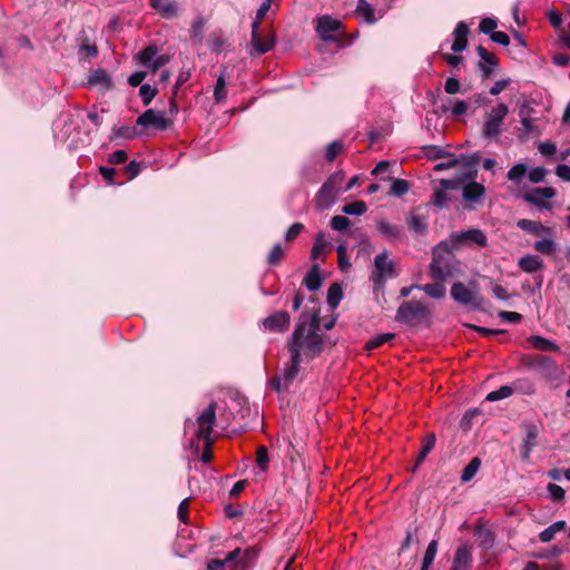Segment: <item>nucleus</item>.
Instances as JSON below:
<instances>
[{"mask_svg":"<svg viewBox=\"0 0 570 570\" xmlns=\"http://www.w3.org/2000/svg\"><path fill=\"white\" fill-rule=\"evenodd\" d=\"M475 176L476 170H470L463 176L456 178L458 180L463 181L460 188L462 189L463 200L470 209H473L476 205L481 204L485 195L484 186L473 180Z\"/></svg>","mask_w":570,"mask_h":570,"instance_id":"7","label":"nucleus"},{"mask_svg":"<svg viewBox=\"0 0 570 570\" xmlns=\"http://www.w3.org/2000/svg\"><path fill=\"white\" fill-rule=\"evenodd\" d=\"M435 435L429 434L422 440V446L417 456L416 465L421 464L435 445Z\"/></svg>","mask_w":570,"mask_h":570,"instance_id":"34","label":"nucleus"},{"mask_svg":"<svg viewBox=\"0 0 570 570\" xmlns=\"http://www.w3.org/2000/svg\"><path fill=\"white\" fill-rule=\"evenodd\" d=\"M451 296L456 303L464 306L482 308L484 305V298L479 293L475 282H470L469 285L461 282L454 283L451 287Z\"/></svg>","mask_w":570,"mask_h":570,"instance_id":"5","label":"nucleus"},{"mask_svg":"<svg viewBox=\"0 0 570 570\" xmlns=\"http://www.w3.org/2000/svg\"><path fill=\"white\" fill-rule=\"evenodd\" d=\"M356 12L360 17H362L368 23H372L375 21L374 9L365 0L358 1L357 6H356Z\"/></svg>","mask_w":570,"mask_h":570,"instance_id":"37","label":"nucleus"},{"mask_svg":"<svg viewBox=\"0 0 570 570\" xmlns=\"http://www.w3.org/2000/svg\"><path fill=\"white\" fill-rule=\"evenodd\" d=\"M391 180L390 194L395 197H402L410 189V184L401 178H389Z\"/></svg>","mask_w":570,"mask_h":570,"instance_id":"36","label":"nucleus"},{"mask_svg":"<svg viewBox=\"0 0 570 570\" xmlns=\"http://www.w3.org/2000/svg\"><path fill=\"white\" fill-rule=\"evenodd\" d=\"M497 28V21L492 18H484L481 20L479 24L480 32H483L485 35H492L495 32Z\"/></svg>","mask_w":570,"mask_h":570,"instance_id":"53","label":"nucleus"},{"mask_svg":"<svg viewBox=\"0 0 570 570\" xmlns=\"http://www.w3.org/2000/svg\"><path fill=\"white\" fill-rule=\"evenodd\" d=\"M519 267L525 273H535L543 268L542 259L537 255L522 256L518 262Z\"/></svg>","mask_w":570,"mask_h":570,"instance_id":"25","label":"nucleus"},{"mask_svg":"<svg viewBox=\"0 0 570 570\" xmlns=\"http://www.w3.org/2000/svg\"><path fill=\"white\" fill-rule=\"evenodd\" d=\"M566 527H567L566 521H563V520L557 521L539 533V540L542 543H548L554 538V535L558 532L563 531L566 529Z\"/></svg>","mask_w":570,"mask_h":570,"instance_id":"30","label":"nucleus"},{"mask_svg":"<svg viewBox=\"0 0 570 570\" xmlns=\"http://www.w3.org/2000/svg\"><path fill=\"white\" fill-rule=\"evenodd\" d=\"M556 174L562 180L570 181V166L564 164L558 165L556 168Z\"/></svg>","mask_w":570,"mask_h":570,"instance_id":"64","label":"nucleus"},{"mask_svg":"<svg viewBox=\"0 0 570 570\" xmlns=\"http://www.w3.org/2000/svg\"><path fill=\"white\" fill-rule=\"evenodd\" d=\"M517 226L533 236H553L552 229L538 220L522 218L517 222Z\"/></svg>","mask_w":570,"mask_h":570,"instance_id":"18","label":"nucleus"},{"mask_svg":"<svg viewBox=\"0 0 570 570\" xmlns=\"http://www.w3.org/2000/svg\"><path fill=\"white\" fill-rule=\"evenodd\" d=\"M136 58L141 66L151 69L154 72L169 61V58L166 55H158L157 48L153 46H149L138 52Z\"/></svg>","mask_w":570,"mask_h":570,"instance_id":"10","label":"nucleus"},{"mask_svg":"<svg viewBox=\"0 0 570 570\" xmlns=\"http://www.w3.org/2000/svg\"><path fill=\"white\" fill-rule=\"evenodd\" d=\"M350 226V219L342 215H336L331 219V227L335 230H345Z\"/></svg>","mask_w":570,"mask_h":570,"instance_id":"52","label":"nucleus"},{"mask_svg":"<svg viewBox=\"0 0 570 570\" xmlns=\"http://www.w3.org/2000/svg\"><path fill=\"white\" fill-rule=\"evenodd\" d=\"M436 552H438V541L432 540L425 550V553H424V557L422 560L421 570L430 569L431 564L433 563V561L435 559Z\"/></svg>","mask_w":570,"mask_h":570,"instance_id":"35","label":"nucleus"},{"mask_svg":"<svg viewBox=\"0 0 570 570\" xmlns=\"http://www.w3.org/2000/svg\"><path fill=\"white\" fill-rule=\"evenodd\" d=\"M481 465V460L479 458H473L469 464L463 469L461 474V481L462 482H469L471 481L476 472L479 471Z\"/></svg>","mask_w":570,"mask_h":570,"instance_id":"38","label":"nucleus"},{"mask_svg":"<svg viewBox=\"0 0 570 570\" xmlns=\"http://www.w3.org/2000/svg\"><path fill=\"white\" fill-rule=\"evenodd\" d=\"M338 266L341 271L345 272L350 268L351 264L346 256V247L344 245L337 246Z\"/></svg>","mask_w":570,"mask_h":570,"instance_id":"56","label":"nucleus"},{"mask_svg":"<svg viewBox=\"0 0 570 570\" xmlns=\"http://www.w3.org/2000/svg\"><path fill=\"white\" fill-rule=\"evenodd\" d=\"M430 276L433 281L443 283L448 277L451 276V268L446 263L434 255L430 265Z\"/></svg>","mask_w":570,"mask_h":570,"instance_id":"22","label":"nucleus"},{"mask_svg":"<svg viewBox=\"0 0 570 570\" xmlns=\"http://www.w3.org/2000/svg\"><path fill=\"white\" fill-rule=\"evenodd\" d=\"M461 83L455 78H448L444 85V90L449 95H455L460 91Z\"/></svg>","mask_w":570,"mask_h":570,"instance_id":"59","label":"nucleus"},{"mask_svg":"<svg viewBox=\"0 0 570 570\" xmlns=\"http://www.w3.org/2000/svg\"><path fill=\"white\" fill-rule=\"evenodd\" d=\"M528 342L531 344L532 347L544 351V352H559L560 347L552 341L540 336V335H532L528 338Z\"/></svg>","mask_w":570,"mask_h":570,"instance_id":"27","label":"nucleus"},{"mask_svg":"<svg viewBox=\"0 0 570 570\" xmlns=\"http://www.w3.org/2000/svg\"><path fill=\"white\" fill-rule=\"evenodd\" d=\"M557 191L553 187H535L523 195L524 202L534 205L540 209L551 210L550 200L554 198Z\"/></svg>","mask_w":570,"mask_h":570,"instance_id":"9","label":"nucleus"},{"mask_svg":"<svg viewBox=\"0 0 570 570\" xmlns=\"http://www.w3.org/2000/svg\"><path fill=\"white\" fill-rule=\"evenodd\" d=\"M326 245L327 243L325 240L324 235L322 233L317 234L312 248L311 258L317 259L325 249Z\"/></svg>","mask_w":570,"mask_h":570,"instance_id":"47","label":"nucleus"},{"mask_svg":"<svg viewBox=\"0 0 570 570\" xmlns=\"http://www.w3.org/2000/svg\"><path fill=\"white\" fill-rule=\"evenodd\" d=\"M468 111V104L463 100H456L451 109V112L454 117H460Z\"/></svg>","mask_w":570,"mask_h":570,"instance_id":"62","label":"nucleus"},{"mask_svg":"<svg viewBox=\"0 0 570 570\" xmlns=\"http://www.w3.org/2000/svg\"><path fill=\"white\" fill-rule=\"evenodd\" d=\"M277 0H263L261 7L256 11L255 21L252 22V48L262 55L269 51L275 42L274 35L269 31L266 35L259 31L258 24L266 17L267 12L272 10L273 3Z\"/></svg>","mask_w":570,"mask_h":570,"instance_id":"3","label":"nucleus"},{"mask_svg":"<svg viewBox=\"0 0 570 570\" xmlns=\"http://www.w3.org/2000/svg\"><path fill=\"white\" fill-rule=\"evenodd\" d=\"M406 224L410 230L416 234H423L426 232V219L423 216L417 215L415 212H411L406 217Z\"/></svg>","mask_w":570,"mask_h":570,"instance_id":"29","label":"nucleus"},{"mask_svg":"<svg viewBox=\"0 0 570 570\" xmlns=\"http://www.w3.org/2000/svg\"><path fill=\"white\" fill-rule=\"evenodd\" d=\"M533 248L544 255H550L556 249V243L552 236H542V239L535 240Z\"/></svg>","mask_w":570,"mask_h":570,"instance_id":"33","label":"nucleus"},{"mask_svg":"<svg viewBox=\"0 0 570 570\" xmlns=\"http://www.w3.org/2000/svg\"><path fill=\"white\" fill-rule=\"evenodd\" d=\"M150 7L166 19L177 14V3L174 0H150Z\"/></svg>","mask_w":570,"mask_h":570,"instance_id":"24","label":"nucleus"},{"mask_svg":"<svg viewBox=\"0 0 570 570\" xmlns=\"http://www.w3.org/2000/svg\"><path fill=\"white\" fill-rule=\"evenodd\" d=\"M343 150V145L341 141L335 140L332 141L325 150V158L328 161H334V159L337 157L338 154H341Z\"/></svg>","mask_w":570,"mask_h":570,"instance_id":"50","label":"nucleus"},{"mask_svg":"<svg viewBox=\"0 0 570 570\" xmlns=\"http://www.w3.org/2000/svg\"><path fill=\"white\" fill-rule=\"evenodd\" d=\"M303 284L309 291H317L322 286V277L320 274V266L317 264L312 266L309 272L304 277Z\"/></svg>","mask_w":570,"mask_h":570,"instance_id":"28","label":"nucleus"},{"mask_svg":"<svg viewBox=\"0 0 570 570\" xmlns=\"http://www.w3.org/2000/svg\"><path fill=\"white\" fill-rule=\"evenodd\" d=\"M450 239L454 245L476 244L482 247L487 245L488 240L484 233L478 228L453 233Z\"/></svg>","mask_w":570,"mask_h":570,"instance_id":"13","label":"nucleus"},{"mask_svg":"<svg viewBox=\"0 0 570 570\" xmlns=\"http://www.w3.org/2000/svg\"><path fill=\"white\" fill-rule=\"evenodd\" d=\"M527 170H528L527 165L520 163V164L512 166L509 169L507 177L510 181H512L514 184H519L521 181V179L524 177V175L527 174Z\"/></svg>","mask_w":570,"mask_h":570,"instance_id":"40","label":"nucleus"},{"mask_svg":"<svg viewBox=\"0 0 570 570\" xmlns=\"http://www.w3.org/2000/svg\"><path fill=\"white\" fill-rule=\"evenodd\" d=\"M468 33H469V27L466 26V23L463 21L459 22L453 31L454 40L451 46V49L454 52H461L466 48Z\"/></svg>","mask_w":570,"mask_h":570,"instance_id":"23","label":"nucleus"},{"mask_svg":"<svg viewBox=\"0 0 570 570\" xmlns=\"http://www.w3.org/2000/svg\"><path fill=\"white\" fill-rule=\"evenodd\" d=\"M284 248L281 244H275L267 255V263L269 265H277L284 257Z\"/></svg>","mask_w":570,"mask_h":570,"instance_id":"49","label":"nucleus"},{"mask_svg":"<svg viewBox=\"0 0 570 570\" xmlns=\"http://www.w3.org/2000/svg\"><path fill=\"white\" fill-rule=\"evenodd\" d=\"M525 438L521 445V455L523 460H528L533 448L537 445V438L539 435V428L533 422L523 423Z\"/></svg>","mask_w":570,"mask_h":570,"instance_id":"15","label":"nucleus"},{"mask_svg":"<svg viewBox=\"0 0 570 570\" xmlns=\"http://www.w3.org/2000/svg\"><path fill=\"white\" fill-rule=\"evenodd\" d=\"M157 95V89L153 88L150 85H141L139 88V96L144 102L145 106H148L151 100Z\"/></svg>","mask_w":570,"mask_h":570,"instance_id":"48","label":"nucleus"},{"mask_svg":"<svg viewBox=\"0 0 570 570\" xmlns=\"http://www.w3.org/2000/svg\"><path fill=\"white\" fill-rule=\"evenodd\" d=\"M472 560V548L468 544H461L455 550L450 570H470Z\"/></svg>","mask_w":570,"mask_h":570,"instance_id":"17","label":"nucleus"},{"mask_svg":"<svg viewBox=\"0 0 570 570\" xmlns=\"http://www.w3.org/2000/svg\"><path fill=\"white\" fill-rule=\"evenodd\" d=\"M318 332L320 318L317 315H301L287 344L291 363L283 370L282 376L274 380L278 392L282 390V385L284 389L287 387L297 376L302 363V353L314 358L322 352L324 342Z\"/></svg>","mask_w":570,"mask_h":570,"instance_id":"1","label":"nucleus"},{"mask_svg":"<svg viewBox=\"0 0 570 570\" xmlns=\"http://www.w3.org/2000/svg\"><path fill=\"white\" fill-rule=\"evenodd\" d=\"M127 160V153L125 150L118 149L114 151L109 156V163L114 165L122 164Z\"/></svg>","mask_w":570,"mask_h":570,"instance_id":"63","label":"nucleus"},{"mask_svg":"<svg viewBox=\"0 0 570 570\" xmlns=\"http://www.w3.org/2000/svg\"><path fill=\"white\" fill-rule=\"evenodd\" d=\"M394 336H395V334H393V333L380 334V335L373 337L372 340H370L366 343L365 347L367 351H372L374 348L382 346L386 342L391 341L392 338H394Z\"/></svg>","mask_w":570,"mask_h":570,"instance_id":"44","label":"nucleus"},{"mask_svg":"<svg viewBox=\"0 0 570 570\" xmlns=\"http://www.w3.org/2000/svg\"><path fill=\"white\" fill-rule=\"evenodd\" d=\"M256 464H257V468L262 472H265L268 469L269 456H268L267 449L264 445H261V446L257 448V451H256Z\"/></svg>","mask_w":570,"mask_h":570,"instance_id":"43","label":"nucleus"},{"mask_svg":"<svg viewBox=\"0 0 570 570\" xmlns=\"http://www.w3.org/2000/svg\"><path fill=\"white\" fill-rule=\"evenodd\" d=\"M136 124L142 127H151L157 130H165L169 126L170 120L166 118L163 111L148 109L137 118Z\"/></svg>","mask_w":570,"mask_h":570,"instance_id":"11","label":"nucleus"},{"mask_svg":"<svg viewBox=\"0 0 570 570\" xmlns=\"http://www.w3.org/2000/svg\"><path fill=\"white\" fill-rule=\"evenodd\" d=\"M509 114L508 105L500 102L492 108L484 117L482 126V136L485 139L498 138L502 132V126Z\"/></svg>","mask_w":570,"mask_h":570,"instance_id":"6","label":"nucleus"},{"mask_svg":"<svg viewBox=\"0 0 570 570\" xmlns=\"http://www.w3.org/2000/svg\"><path fill=\"white\" fill-rule=\"evenodd\" d=\"M88 85L106 92L112 88V80L106 70L97 69L89 75Z\"/></svg>","mask_w":570,"mask_h":570,"instance_id":"19","label":"nucleus"},{"mask_svg":"<svg viewBox=\"0 0 570 570\" xmlns=\"http://www.w3.org/2000/svg\"><path fill=\"white\" fill-rule=\"evenodd\" d=\"M240 556V549L239 548H236L234 549L233 551H230L226 558L224 560H219V559H214V560H210L208 563H207V570H220L222 568H224L225 566L234 562L236 559H238Z\"/></svg>","mask_w":570,"mask_h":570,"instance_id":"31","label":"nucleus"},{"mask_svg":"<svg viewBox=\"0 0 570 570\" xmlns=\"http://www.w3.org/2000/svg\"><path fill=\"white\" fill-rule=\"evenodd\" d=\"M512 393H513V390H512L511 386L503 385L500 389L490 392L487 395V400L491 401V402L500 401V400H503V399H507V397L511 396Z\"/></svg>","mask_w":570,"mask_h":570,"instance_id":"45","label":"nucleus"},{"mask_svg":"<svg viewBox=\"0 0 570 570\" xmlns=\"http://www.w3.org/2000/svg\"><path fill=\"white\" fill-rule=\"evenodd\" d=\"M225 85H226V82H225L224 77L223 76L218 77L216 85H215V90H214L215 100L217 102H220L226 98Z\"/></svg>","mask_w":570,"mask_h":570,"instance_id":"54","label":"nucleus"},{"mask_svg":"<svg viewBox=\"0 0 570 570\" xmlns=\"http://www.w3.org/2000/svg\"><path fill=\"white\" fill-rule=\"evenodd\" d=\"M499 317L509 323H519L522 318L521 314L517 312L502 311L499 313Z\"/></svg>","mask_w":570,"mask_h":570,"instance_id":"61","label":"nucleus"},{"mask_svg":"<svg viewBox=\"0 0 570 570\" xmlns=\"http://www.w3.org/2000/svg\"><path fill=\"white\" fill-rule=\"evenodd\" d=\"M215 404L210 403L204 412L197 417V430L195 432V439L191 440V446L199 451L200 442H204V449L200 455V460L204 463H209L213 459L212 444V431L215 423Z\"/></svg>","mask_w":570,"mask_h":570,"instance_id":"2","label":"nucleus"},{"mask_svg":"<svg viewBox=\"0 0 570 570\" xmlns=\"http://www.w3.org/2000/svg\"><path fill=\"white\" fill-rule=\"evenodd\" d=\"M377 230L387 239H397L402 236V227L393 225L386 220L376 222Z\"/></svg>","mask_w":570,"mask_h":570,"instance_id":"26","label":"nucleus"},{"mask_svg":"<svg viewBox=\"0 0 570 570\" xmlns=\"http://www.w3.org/2000/svg\"><path fill=\"white\" fill-rule=\"evenodd\" d=\"M188 510H189V499H184L179 507H178V519L184 522V523H187L188 521Z\"/></svg>","mask_w":570,"mask_h":570,"instance_id":"60","label":"nucleus"},{"mask_svg":"<svg viewBox=\"0 0 570 570\" xmlns=\"http://www.w3.org/2000/svg\"><path fill=\"white\" fill-rule=\"evenodd\" d=\"M462 180L458 179H441L440 185L442 188L436 189L432 197V204L439 208L445 207L450 202L448 190H456L461 187Z\"/></svg>","mask_w":570,"mask_h":570,"instance_id":"14","label":"nucleus"},{"mask_svg":"<svg viewBox=\"0 0 570 570\" xmlns=\"http://www.w3.org/2000/svg\"><path fill=\"white\" fill-rule=\"evenodd\" d=\"M475 533L480 538V546L484 549H490L494 544V534L491 530L483 529L482 527L475 528Z\"/></svg>","mask_w":570,"mask_h":570,"instance_id":"39","label":"nucleus"},{"mask_svg":"<svg viewBox=\"0 0 570 570\" xmlns=\"http://www.w3.org/2000/svg\"><path fill=\"white\" fill-rule=\"evenodd\" d=\"M428 316L426 307L419 301H409L402 303L397 311L395 320L406 325H415Z\"/></svg>","mask_w":570,"mask_h":570,"instance_id":"8","label":"nucleus"},{"mask_svg":"<svg viewBox=\"0 0 570 570\" xmlns=\"http://www.w3.org/2000/svg\"><path fill=\"white\" fill-rule=\"evenodd\" d=\"M492 294L500 301H507L510 298L508 291L500 284L491 282Z\"/></svg>","mask_w":570,"mask_h":570,"instance_id":"58","label":"nucleus"},{"mask_svg":"<svg viewBox=\"0 0 570 570\" xmlns=\"http://www.w3.org/2000/svg\"><path fill=\"white\" fill-rule=\"evenodd\" d=\"M549 497L552 501H562L564 499L566 492L564 490L556 484V483H549L547 487Z\"/></svg>","mask_w":570,"mask_h":570,"instance_id":"51","label":"nucleus"},{"mask_svg":"<svg viewBox=\"0 0 570 570\" xmlns=\"http://www.w3.org/2000/svg\"><path fill=\"white\" fill-rule=\"evenodd\" d=\"M343 213L346 215H363L367 210V206L363 200H355L343 206Z\"/></svg>","mask_w":570,"mask_h":570,"instance_id":"41","label":"nucleus"},{"mask_svg":"<svg viewBox=\"0 0 570 570\" xmlns=\"http://www.w3.org/2000/svg\"><path fill=\"white\" fill-rule=\"evenodd\" d=\"M344 179L345 175L342 170L333 173L326 179L315 197L317 208L327 209L336 202Z\"/></svg>","mask_w":570,"mask_h":570,"instance_id":"4","label":"nucleus"},{"mask_svg":"<svg viewBox=\"0 0 570 570\" xmlns=\"http://www.w3.org/2000/svg\"><path fill=\"white\" fill-rule=\"evenodd\" d=\"M479 155L478 154H473V155H461L460 157L458 158H454V163H455V166L456 165H463L464 167H468L469 170H475L474 167L476 166L478 161H479Z\"/></svg>","mask_w":570,"mask_h":570,"instance_id":"46","label":"nucleus"},{"mask_svg":"<svg viewBox=\"0 0 570 570\" xmlns=\"http://www.w3.org/2000/svg\"><path fill=\"white\" fill-rule=\"evenodd\" d=\"M342 28V22L338 19L330 16H322L317 19L316 32L324 41L335 40L334 33Z\"/></svg>","mask_w":570,"mask_h":570,"instance_id":"12","label":"nucleus"},{"mask_svg":"<svg viewBox=\"0 0 570 570\" xmlns=\"http://www.w3.org/2000/svg\"><path fill=\"white\" fill-rule=\"evenodd\" d=\"M343 293L342 288L338 284H332L330 288L327 289V303L330 306L335 308L341 299H342Z\"/></svg>","mask_w":570,"mask_h":570,"instance_id":"42","label":"nucleus"},{"mask_svg":"<svg viewBox=\"0 0 570 570\" xmlns=\"http://www.w3.org/2000/svg\"><path fill=\"white\" fill-rule=\"evenodd\" d=\"M374 267L380 279H385L394 274L393 262L389 259L386 252L376 255Z\"/></svg>","mask_w":570,"mask_h":570,"instance_id":"21","label":"nucleus"},{"mask_svg":"<svg viewBox=\"0 0 570 570\" xmlns=\"http://www.w3.org/2000/svg\"><path fill=\"white\" fill-rule=\"evenodd\" d=\"M419 288L422 289L426 295L435 299L443 298L446 293L444 284L442 282L436 281H434V283L420 286Z\"/></svg>","mask_w":570,"mask_h":570,"instance_id":"32","label":"nucleus"},{"mask_svg":"<svg viewBox=\"0 0 570 570\" xmlns=\"http://www.w3.org/2000/svg\"><path fill=\"white\" fill-rule=\"evenodd\" d=\"M289 315L286 312H277L265 318L264 327L273 332H283L289 326Z\"/></svg>","mask_w":570,"mask_h":570,"instance_id":"20","label":"nucleus"},{"mask_svg":"<svg viewBox=\"0 0 570 570\" xmlns=\"http://www.w3.org/2000/svg\"><path fill=\"white\" fill-rule=\"evenodd\" d=\"M478 55L481 61L478 63L479 70L484 79L491 77L493 68L498 66L499 60L494 53L489 52L484 47L479 46L476 48Z\"/></svg>","mask_w":570,"mask_h":570,"instance_id":"16","label":"nucleus"},{"mask_svg":"<svg viewBox=\"0 0 570 570\" xmlns=\"http://www.w3.org/2000/svg\"><path fill=\"white\" fill-rule=\"evenodd\" d=\"M547 170L544 167H535L529 171V179L533 184L542 183L546 178Z\"/></svg>","mask_w":570,"mask_h":570,"instance_id":"55","label":"nucleus"},{"mask_svg":"<svg viewBox=\"0 0 570 570\" xmlns=\"http://www.w3.org/2000/svg\"><path fill=\"white\" fill-rule=\"evenodd\" d=\"M304 225L302 223H294L285 233V239L293 242L303 232Z\"/></svg>","mask_w":570,"mask_h":570,"instance_id":"57","label":"nucleus"}]
</instances>
